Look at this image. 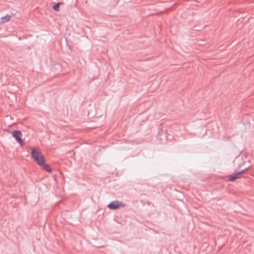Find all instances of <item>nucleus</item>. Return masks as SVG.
<instances>
[{
	"mask_svg": "<svg viewBox=\"0 0 254 254\" xmlns=\"http://www.w3.org/2000/svg\"><path fill=\"white\" fill-rule=\"evenodd\" d=\"M31 157L33 160L39 165L42 166L45 162V159L42 153L33 148L31 152Z\"/></svg>",
	"mask_w": 254,
	"mask_h": 254,
	"instance_id": "nucleus-1",
	"label": "nucleus"
},
{
	"mask_svg": "<svg viewBox=\"0 0 254 254\" xmlns=\"http://www.w3.org/2000/svg\"><path fill=\"white\" fill-rule=\"evenodd\" d=\"M126 204L123 202H120L118 200H114L107 205V207L111 210H116L121 207H124Z\"/></svg>",
	"mask_w": 254,
	"mask_h": 254,
	"instance_id": "nucleus-2",
	"label": "nucleus"
},
{
	"mask_svg": "<svg viewBox=\"0 0 254 254\" xmlns=\"http://www.w3.org/2000/svg\"><path fill=\"white\" fill-rule=\"evenodd\" d=\"M12 135L15 139L16 141L20 144V146H22L24 145V143L21 138L22 133L21 131L18 130H14L12 133Z\"/></svg>",
	"mask_w": 254,
	"mask_h": 254,
	"instance_id": "nucleus-3",
	"label": "nucleus"
},
{
	"mask_svg": "<svg viewBox=\"0 0 254 254\" xmlns=\"http://www.w3.org/2000/svg\"><path fill=\"white\" fill-rule=\"evenodd\" d=\"M241 173L240 172H237L234 175H230L229 176V181H234L236 179L239 178L241 176Z\"/></svg>",
	"mask_w": 254,
	"mask_h": 254,
	"instance_id": "nucleus-4",
	"label": "nucleus"
},
{
	"mask_svg": "<svg viewBox=\"0 0 254 254\" xmlns=\"http://www.w3.org/2000/svg\"><path fill=\"white\" fill-rule=\"evenodd\" d=\"M42 166L43 167V168L45 170H46L47 172H48L49 173L52 172V169L50 167V165L47 164H45V162L44 163V164L43 165H42Z\"/></svg>",
	"mask_w": 254,
	"mask_h": 254,
	"instance_id": "nucleus-5",
	"label": "nucleus"
},
{
	"mask_svg": "<svg viewBox=\"0 0 254 254\" xmlns=\"http://www.w3.org/2000/svg\"><path fill=\"white\" fill-rule=\"evenodd\" d=\"M10 19V15H6V16L2 17L1 18V23H5L9 21Z\"/></svg>",
	"mask_w": 254,
	"mask_h": 254,
	"instance_id": "nucleus-6",
	"label": "nucleus"
},
{
	"mask_svg": "<svg viewBox=\"0 0 254 254\" xmlns=\"http://www.w3.org/2000/svg\"><path fill=\"white\" fill-rule=\"evenodd\" d=\"M62 2H59L56 3L55 5L53 6V9L55 10L56 11H60V5Z\"/></svg>",
	"mask_w": 254,
	"mask_h": 254,
	"instance_id": "nucleus-7",
	"label": "nucleus"
},
{
	"mask_svg": "<svg viewBox=\"0 0 254 254\" xmlns=\"http://www.w3.org/2000/svg\"><path fill=\"white\" fill-rule=\"evenodd\" d=\"M247 169H248V168H246V169H243L242 171H240L239 172L241 173V175L242 173H244Z\"/></svg>",
	"mask_w": 254,
	"mask_h": 254,
	"instance_id": "nucleus-8",
	"label": "nucleus"
}]
</instances>
